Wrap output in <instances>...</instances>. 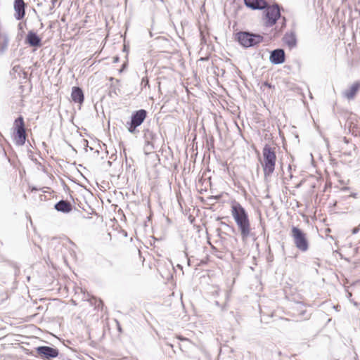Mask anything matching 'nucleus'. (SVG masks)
Listing matches in <instances>:
<instances>
[{
  "mask_svg": "<svg viewBox=\"0 0 360 360\" xmlns=\"http://www.w3.org/2000/svg\"><path fill=\"white\" fill-rule=\"evenodd\" d=\"M231 215L236 223L243 240H245L250 235L251 228L248 214L245 208L236 201L231 204Z\"/></svg>",
  "mask_w": 360,
  "mask_h": 360,
  "instance_id": "1",
  "label": "nucleus"
},
{
  "mask_svg": "<svg viewBox=\"0 0 360 360\" xmlns=\"http://www.w3.org/2000/svg\"><path fill=\"white\" fill-rule=\"evenodd\" d=\"M262 155L263 161L262 162V166L264 179H267L273 174L275 170L276 162L275 148H272L269 146L266 145L262 150Z\"/></svg>",
  "mask_w": 360,
  "mask_h": 360,
  "instance_id": "2",
  "label": "nucleus"
},
{
  "mask_svg": "<svg viewBox=\"0 0 360 360\" xmlns=\"http://www.w3.org/2000/svg\"><path fill=\"white\" fill-rule=\"evenodd\" d=\"M236 39L240 44L245 48L254 46L263 41L262 35L248 32H238L236 34Z\"/></svg>",
  "mask_w": 360,
  "mask_h": 360,
  "instance_id": "3",
  "label": "nucleus"
},
{
  "mask_svg": "<svg viewBox=\"0 0 360 360\" xmlns=\"http://www.w3.org/2000/svg\"><path fill=\"white\" fill-rule=\"evenodd\" d=\"M291 236L295 247L302 252H306L309 249V243L306 233L296 226H292Z\"/></svg>",
  "mask_w": 360,
  "mask_h": 360,
  "instance_id": "4",
  "label": "nucleus"
},
{
  "mask_svg": "<svg viewBox=\"0 0 360 360\" xmlns=\"http://www.w3.org/2000/svg\"><path fill=\"white\" fill-rule=\"evenodd\" d=\"M146 116L147 112L143 109L139 110L134 112L131 115V121L127 123L128 131L131 134H134L136 132V127L143 122Z\"/></svg>",
  "mask_w": 360,
  "mask_h": 360,
  "instance_id": "5",
  "label": "nucleus"
},
{
  "mask_svg": "<svg viewBox=\"0 0 360 360\" xmlns=\"http://www.w3.org/2000/svg\"><path fill=\"white\" fill-rule=\"evenodd\" d=\"M265 9V25L271 27L276 24L277 20L281 17V11L277 4L267 6Z\"/></svg>",
  "mask_w": 360,
  "mask_h": 360,
  "instance_id": "6",
  "label": "nucleus"
},
{
  "mask_svg": "<svg viewBox=\"0 0 360 360\" xmlns=\"http://www.w3.org/2000/svg\"><path fill=\"white\" fill-rule=\"evenodd\" d=\"M15 141L17 145L22 146L25 143L26 132L23 117L20 116L15 120Z\"/></svg>",
  "mask_w": 360,
  "mask_h": 360,
  "instance_id": "7",
  "label": "nucleus"
},
{
  "mask_svg": "<svg viewBox=\"0 0 360 360\" xmlns=\"http://www.w3.org/2000/svg\"><path fill=\"white\" fill-rule=\"evenodd\" d=\"M37 354L42 359L50 360L58 356V350L56 348L49 346H40L36 348Z\"/></svg>",
  "mask_w": 360,
  "mask_h": 360,
  "instance_id": "8",
  "label": "nucleus"
},
{
  "mask_svg": "<svg viewBox=\"0 0 360 360\" xmlns=\"http://www.w3.org/2000/svg\"><path fill=\"white\" fill-rule=\"evenodd\" d=\"M13 8L15 11V18L18 20H22L25 15V4L23 0H15Z\"/></svg>",
  "mask_w": 360,
  "mask_h": 360,
  "instance_id": "9",
  "label": "nucleus"
},
{
  "mask_svg": "<svg viewBox=\"0 0 360 360\" xmlns=\"http://www.w3.org/2000/svg\"><path fill=\"white\" fill-rule=\"evenodd\" d=\"M269 60L274 65L281 64L285 61V52L281 49H277L271 52Z\"/></svg>",
  "mask_w": 360,
  "mask_h": 360,
  "instance_id": "10",
  "label": "nucleus"
},
{
  "mask_svg": "<svg viewBox=\"0 0 360 360\" xmlns=\"http://www.w3.org/2000/svg\"><path fill=\"white\" fill-rule=\"evenodd\" d=\"M359 89L360 81L355 82L347 89L342 92L343 96L348 100H352L354 98Z\"/></svg>",
  "mask_w": 360,
  "mask_h": 360,
  "instance_id": "11",
  "label": "nucleus"
},
{
  "mask_svg": "<svg viewBox=\"0 0 360 360\" xmlns=\"http://www.w3.org/2000/svg\"><path fill=\"white\" fill-rule=\"evenodd\" d=\"M244 3L247 7L253 10H262L268 6L265 0H244Z\"/></svg>",
  "mask_w": 360,
  "mask_h": 360,
  "instance_id": "12",
  "label": "nucleus"
},
{
  "mask_svg": "<svg viewBox=\"0 0 360 360\" xmlns=\"http://www.w3.org/2000/svg\"><path fill=\"white\" fill-rule=\"evenodd\" d=\"M283 41L290 49L297 46V38L294 32H286L283 36Z\"/></svg>",
  "mask_w": 360,
  "mask_h": 360,
  "instance_id": "13",
  "label": "nucleus"
},
{
  "mask_svg": "<svg viewBox=\"0 0 360 360\" xmlns=\"http://www.w3.org/2000/svg\"><path fill=\"white\" fill-rule=\"evenodd\" d=\"M71 97L75 103L82 104L84 98L82 89L77 86H74L72 89Z\"/></svg>",
  "mask_w": 360,
  "mask_h": 360,
  "instance_id": "14",
  "label": "nucleus"
},
{
  "mask_svg": "<svg viewBox=\"0 0 360 360\" xmlns=\"http://www.w3.org/2000/svg\"><path fill=\"white\" fill-rule=\"evenodd\" d=\"M26 41L31 46L39 47L41 46V39L32 31L28 32Z\"/></svg>",
  "mask_w": 360,
  "mask_h": 360,
  "instance_id": "15",
  "label": "nucleus"
},
{
  "mask_svg": "<svg viewBox=\"0 0 360 360\" xmlns=\"http://www.w3.org/2000/svg\"><path fill=\"white\" fill-rule=\"evenodd\" d=\"M55 209L58 212L68 213L72 210V206L70 202L62 200L55 205Z\"/></svg>",
  "mask_w": 360,
  "mask_h": 360,
  "instance_id": "16",
  "label": "nucleus"
},
{
  "mask_svg": "<svg viewBox=\"0 0 360 360\" xmlns=\"http://www.w3.org/2000/svg\"><path fill=\"white\" fill-rule=\"evenodd\" d=\"M155 137V134L150 131V130H147L145 133V139H146V142L148 143V144H150V141L153 140Z\"/></svg>",
  "mask_w": 360,
  "mask_h": 360,
  "instance_id": "17",
  "label": "nucleus"
},
{
  "mask_svg": "<svg viewBox=\"0 0 360 360\" xmlns=\"http://www.w3.org/2000/svg\"><path fill=\"white\" fill-rule=\"evenodd\" d=\"M141 84L146 86L148 85V79L146 77H143L141 81Z\"/></svg>",
  "mask_w": 360,
  "mask_h": 360,
  "instance_id": "18",
  "label": "nucleus"
},
{
  "mask_svg": "<svg viewBox=\"0 0 360 360\" xmlns=\"http://www.w3.org/2000/svg\"><path fill=\"white\" fill-rule=\"evenodd\" d=\"M359 230H360V224L357 227H355L354 229H352V234L357 233Z\"/></svg>",
  "mask_w": 360,
  "mask_h": 360,
  "instance_id": "19",
  "label": "nucleus"
},
{
  "mask_svg": "<svg viewBox=\"0 0 360 360\" xmlns=\"http://www.w3.org/2000/svg\"><path fill=\"white\" fill-rule=\"evenodd\" d=\"M7 48V42H6L4 46H2V50H5Z\"/></svg>",
  "mask_w": 360,
  "mask_h": 360,
  "instance_id": "20",
  "label": "nucleus"
},
{
  "mask_svg": "<svg viewBox=\"0 0 360 360\" xmlns=\"http://www.w3.org/2000/svg\"><path fill=\"white\" fill-rule=\"evenodd\" d=\"M350 196L352 198H356V193H352Z\"/></svg>",
  "mask_w": 360,
  "mask_h": 360,
  "instance_id": "21",
  "label": "nucleus"
},
{
  "mask_svg": "<svg viewBox=\"0 0 360 360\" xmlns=\"http://www.w3.org/2000/svg\"><path fill=\"white\" fill-rule=\"evenodd\" d=\"M17 68H18V66H15V67L13 68V69H14L15 70H17Z\"/></svg>",
  "mask_w": 360,
  "mask_h": 360,
  "instance_id": "22",
  "label": "nucleus"
},
{
  "mask_svg": "<svg viewBox=\"0 0 360 360\" xmlns=\"http://www.w3.org/2000/svg\"><path fill=\"white\" fill-rule=\"evenodd\" d=\"M118 330L120 331L121 330V328L120 326H118Z\"/></svg>",
  "mask_w": 360,
  "mask_h": 360,
  "instance_id": "23",
  "label": "nucleus"
},
{
  "mask_svg": "<svg viewBox=\"0 0 360 360\" xmlns=\"http://www.w3.org/2000/svg\"><path fill=\"white\" fill-rule=\"evenodd\" d=\"M347 189H348L347 187L344 188V190H347Z\"/></svg>",
  "mask_w": 360,
  "mask_h": 360,
  "instance_id": "24",
  "label": "nucleus"
}]
</instances>
